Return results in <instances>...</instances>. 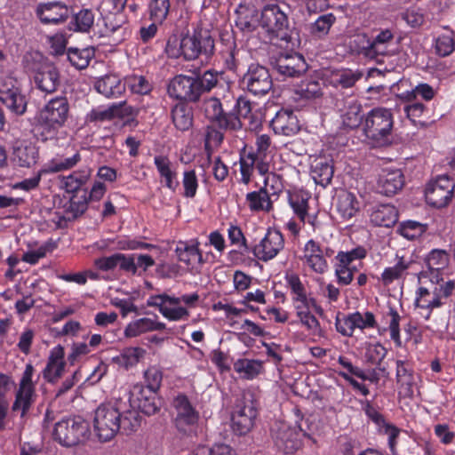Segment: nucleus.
Masks as SVG:
<instances>
[{"instance_id":"f257e3e1","label":"nucleus","mask_w":455,"mask_h":455,"mask_svg":"<svg viewBox=\"0 0 455 455\" xmlns=\"http://www.w3.org/2000/svg\"><path fill=\"white\" fill-rule=\"evenodd\" d=\"M140 426L139 412L129 408L126 402L120 399L101 403L93 413V432L101 443L111 441L119 432L132 434Z\"/></svg>"},{"instance_id":"f03ea898","label":"nucleus","mask_w":455,"mask_h":455,"mask_svg":"<svg viewBox=\"0 0 455 455\" xmlns=\"http://www.w3.org/2000/svg\"><path fill=\"white\" fill-rule=\"evenodd\" d=\"M69 105L67 98L55 97L45 103L37 114L39 129L37 135L43 142L58 143L66 140V132L60 129L68 117Z\"/></svg>"},{"instance_id":"7ed1b4c3","label":"nucleus","mask_w":455,"mask_h":455,"mask_svg":"<svg viewBox=\"0 0 455 455\" xmlns=\"http://www.w3.org/2000/svg\"><path fill=\"white\" fill-rule=\"evenodd\" d=\"M430 287L420 286L416 292L415 305L420 315L428 320L433 309L442 307L455 289V282L430 283Z\"/></svg>"},{"instance_id":"20e7f679","label":"nucleus","mask_w":455,"mask_h":455,"mask_svg":"<svg viewBox=\"0 0 455 455\" xmlns=\"http://www.w3.org/2000/svg\"><path fill=\"white\" fill-rule=\"evenodd\" d=\"M394 126V118L390 109L375 108L364 119L363 131L366 137L378 145L389 141Z\"/></svg>"},{"instance_id":"39448f33","label":"nucleus","mask_w":455,"mask_h":455,"mask_svg":"<svg viewBox=\"0 0 455 455\" xmlns=\"http://www.w3.org/2000/svg\"><path fill=\"white\" fill-rule=\"evenodd\" d=\"M90 435L88 422L81 417L63 419L54 426V440L63 446H74L84 442Z\"/></svg>"},{"instance_id":"423d86ee","label":"nucleus","mask_w":455,"mask_h":455,"mask_svg":"<svg viewBox=\"0 0 455 455\" xmlns=\"http://www.w3.org/2000/svg\"><path fill=\"white\" fill-rule=\"evenodd\" d=\"M34 375V366L31 363L26 364L15 393V399L12 410L13 411H20L22 418L28 413L37 397L36 389V380L33 379Z\"/></svg>"},{"instance_id":"0eeeda50","label":"nucleus","mask_w":455,"mask_h":455,"mask_svg":"<svg viewBox=\"0 0 455 455\" xmlns=\"http://www.w3.org/2000/svg\"><path fill=\"white\" fill-rule=\"evenodd\" d=\"M450 262L449 254L444 250L434 249L425 257V267L419 275L422 284L443 282Z\"/></svg>"},{"instance_id":"6e6552de","label":"nucleus","mask_w":455,"mask_h":455,"mask_svg":"<svg viewBox=\"0 0 455 455\" xmlns=\"http://www.w3.org/2000/svg\"><path fill=\"white\" fill-rule=\"evenodd\" d=\"M175 411L174 424L177 430L184 435L196 433L199 420V413L192 406L188 398L184 395H178L172 402Z\"/></svg>"},{"instance_id":"1a4fd4ad","label":"nucleus","mask_w":455,"mask_h":455,"mask_svg":"<svg viewBox=\"0 0 455 455\" xmlns=\"http://www.w3.org/2000/svg\"><path fill=\"white\" fill-rule=\"evenodd\" d=\"M214 41L207 31H195L191 35H186L180 40V54L186 60L196 59L200 54L206 56L213 52Z\"/></svg>"},{"instance_id":"9d476101","label":"nucleus","mask_w":455,"mask_h":455,"mask_svg":"<svg viewBox=\"0 0 455 455\" xmlns=\"http://www.w3.org/2000/svg\"><path fill=\"white\" fill-rule=\"evenodd\" d=\"M366 250L358 246L348 251H339L336 255V263L334 265L335 275L340 285H348L354 278V274L357 271V266L355 261L365 258Z\"/></svg>"},{"instance_id":"9b49d317","label":"nucleus","mask_w":455,"mask_h":455,"mask_svg":"<svg viewBox=\"0 0 455 455\" xmlns=\"http://www.w3.org/2000/svg\"><path fill=\"white\" fill-rule=\"evenodd\" d=\"M257 416L252 400L243 395L236 398L231 414V427L237 435H245L252 427Z\"/></svg>"},{"instance_id":"f8f14e48","label":"nucleus","mask_w":455,"mask_h":455,"mask_svg":"<svg viewBox=\"0 0 455 455\" xmlns=\"http://www.w3.org/2000/svg\"><path fill=\"white\" fill-rule=\"evenodd\" d=\"M50 143L57 145L59 150L53 157L42 166V172H44L46 175L68 171L81 161L80 151L74 146L68 144L67 147L60 148L64 146V143H61V145H60V141L58 143Z\"/></svg>"},{"instance_id":"ddd939ff","label":"nucleus","mask_w":455,"mask_h":455,"mask_svg":"<svg viewBox=\"0 0 455 455\" xmlns=\"http://www.w3.org/2000/svg\"><path fill=\"white\" fill-rule=\"evenodd\" d=\"M454 184L447 175H440L432 180L425 191L428 204L442 208L446 206L453 196Z\"/></svg>"},{"instance_id":"4468645a","label":"nucleus","mask_w":455,"mask_h":455,"mask_svg":"<svg viewBox=\"0 0 455 455\" xmlns=\"http://www.w3.org/2000/svg\"><path fill=\"white\" fill-rule=\"evenodd\" d=\"M242 85L257 96L267 94L273 83L268 70L259 64H251L242 79Z\"/></svg>"},{"instance_id":"2eb2a0df","label":"nucleus","mask_w":455,"mask_h":455,"mask_svg":"<svg viewBox=\"0 0 455 455\" xmlns=\"http://www.w3.org/2000/svg\"><path fill=\"white\" fill-rule=\"evenodd\" d=\"M259 27L269 36H278L288 27V18L278 4H267L260 13Z\"/></svg>"},{"instance_id":"dca6fc26","label":"nucleus","mask_w":455,"mask_h":455,"mask_svg":"<svg viewBox=\"0 0 455 455\" xmlns=\"http://www.w3.org/2000/svg\"><path fill=\"white\" fill-rule=\"evenodd\" d=\"M167 92L171 98L184 101H196L201 96L196 77L184 75L173 77L168 84Z\"/></svg>"},{"instance_id":"f3484780","label":"nucleus","mask_w":455,"mask_h":455,"mask_svg":"<svg viewBox=\"0 0 455 455\" xmlns=\"http://www.w3.org/2000/svg\"><path fill=\"white\" fill-rule=\"evenodd\" d=\"M284 248V238L276 229H268L264 237L254 245L253 255L261 261L267 262L275 259Z\"/></svg>"},{"instance_id":"a211bd4d","label":"nucleus","mask_w":455,"mask_h":455,"mask_svg":"<svg viewBox=\"0 0 455 455\" xmlns=\"http://www.w3.org/2000/svg\"><path fill=\"white\" fill-rule=\"evenodd\" d=\"M149 305L157 307L161 315L169 321H184L190 315L189 310L181 305L176 296L160 294L152 297Z\"/></svg>"},{"instance_id":"6ab92c4d","label":"nucleus","mask_w":455,"mask_h":455,"mask_svg":"<svg viewBox=\"0 0 455 455\" xmlns=\"http://www.w3.org/2000/svg\"><path fill=\"white\" fill-rule=\"evenodd\" d=\"M416 264L413 252L404 250L397 251L392 267H386L381 274V281L385 285L406 276Z\"/></svg>"},{"instance_id":"aec40b11","label":"nucleus","mask_w":455,"mask_h":455,"mask_svg":"<svg viewBox=\"0 0 455 455\" xmlns=\"http://www.w3.org/2000/svg\"><path fill=\"white\" fill-rule=\"evenodd\" d=\"M300 259L303 265L316 274H323L328 270L327 251L313 239L304 245Z\"/></svg>"},{"instance_id":"412c9836","label":"nucleus","mask_w":455,"mask_h":455,"mask_svg":"<svg viewBox=\"0 0 455 455\" xmlns=\"http://www.w3.org/2000/svg\"><path fill=\"white\" fill-rule=\"evenodd\" d=\"M203 110L205 116L215 123L220 128L235 130L240 127L239 119L231 114L223 111L220 100L217 98H210L204 101Z\"/></svg>"},{"instance_id":"4be33fe9","label":"nucleus","mask_w":455,"mask_h":455,"mask_svg":"<svg viewBox=\"0 0 455 455\" xmlns=\"http://www.w3.org/2000/svg\"><path fill=\"white\" fill-rule=\"evenodd\" d=\"M363 410L367 417L376 425L379 434L387 436V443L392 454L396 453L397 438L401 430L394 424L387 421L371 403L366 402Z\"/></svg>"},{"instance_id":"5701e85b","label":"nucleus","mask_w":455,"mask_h":455,"mask_svg":"<svg viewBox=\"0 0 455 455\" xmlns=\"http://www.w3.org/2000/svg\"><path fill=\"white\" fill-rule=\"evenodd\" d=\"M301 431L291 427L285 423H280L274 430L273 438L276 448L283 453L289 454L301 446Z\"/></svg>"},{"instance_id":"b1692460","label":"nucleus","mask_w":455,"mask_h":455,"mask_svg":"<svg viewBox=\"0 0 455 455\" xmlns=\"http://www.w3.org/2000/svg\"><path fill=\"white\" fill-rule=\"evenodd\" d=\"M34 82L36 87L46 93L54 92L60 84V74L51 62L44 61L34 69Z\"/></svg>"},{"instance_id":"393cba45","label":"nucleus","mask_w":455,"mask_h":455,"mask_svg":"<svg viewBox=\"0 0 455 455\" xmlns=\"http://www.w3.org/2000/svg\"><path fill=\"white\" fill-rule=\"evenodd\" d=\"M65 351L61 345L53 347L47 358V363L42 374L44 379L51 384H55L65 373Z\"/></svg>"},{"instance_id":"a878e982","label":"nucleus","mask_w":455,"mask_h":455,"mask_svg":"<svg viewBox=\"0 0 455 455\" xmlns=\"http://www.w3.org/2000/svg\"><path fill=\"white\" fill-rule=\"evenodd\" d=\"M299 324L313 335L322 336L320 322L312 312L315 306L314 299L292 305Z\"/></svg>"},{"instance_id":"bb28decb","label":"nucleus","mask_w":455,"mask_h":455,"mask_svg":"<svg viewBox=\"0 0 455 455\" xmlns=\"http://www.w3.org/2000/svg\"><path fill=\"white\" fill-rule=\"evenodd\" d=\"M12 82L10 79V86L8 84L0 86V101L12 113L22 115L26 110L27 101L19 87L15 86Z\"/></svg>"},{"instance_id":"cd10ccee","label":"nucleus","mask_w":455,"mask_h":455,"mask_svg":"<svg viewBox=\"0 0 455 455\" xmlns=\"http://www.w3.org/2000/svg\"><path fill=\"white\" fill-rule=\"evenodd\" d=\"M404 184L403 175L399 169H383L379 174L377 189L385 196H393L402 189Z\"/></svg>"},{"instance_id":"c85d7f7f","label":"nucleus","mask_w":455,"mask_h":455,"mask_svg":"<svg viewBox=\"0 0 455 455\" xmlns=\"http://www.w3.org/2000/svg\"><path fill=\"white\" fill-rule=\"evenodd\" d=\"M271 127L275 133L284 136H292L299 130L297 116L288 109H282L275 114L271 120Z\"/></svg>"},{"instance_id":"c756f323","label":"nucleus","mask_w":455,"mask_h":455,"mask_svg":"<svg viewBox=\"0 0 455 455\" xmlns=\"http://www.w3.org/2000/svg\"><path fill=\"white\" fill-rule=\"evenodd\" d=\"M235 24L243 32H252L259 27L260 17H259L256 7L251 3H243L235 10Z\"/></svg>"},{"instance_id":"7c9ffc66","label":"nucleus","mask_w":455,"mask_h":455,"mask_svg":"<svg viewBox=\"0 0 455 455\" xmlns=\"http://www.w3.org/2000/svg\"><path fill=\"white\" fill-rule=\"evenodd\" d=\"M36 12L40 20L45 24H58L65 20L69 12L68 6L60 2L40 4Z\"/></svg>"},{"instance_id":"2f4dec72","label":"nucleus","mask_w":455,"mask_h":455,"mask_svg":"<svg viewBox=\"0 0 455 455\" xmlns=\"http://www.w3.org/2000/svg\"><path fill=\"white\" fill-rule=\"evenodd\" d=\"M309 199V194L303 190L293 191L289 194V204L300 221L315 227L316 216L307 212Z\"/></svg>"},{"instance_id":"473e14b6","label":"nucleus","mask_w":455,"mask_h":455,"mask_svg":"<svg viewBox=\"0 0 455 455\" xmlns=\"http://www.w3.org/2000/svg\"><path fill=\"white\" fill-rule=\"evenodd\" d=\"M175 252L180 261L187 266L195 267L203 262V256L199 250V242L192 239L186 242H179Z\"/></svg>"},{"instance_id":"72a5a7b5","label":"nucleus","mask_w":455,"mask_h":455,"mask_svg":"<svg viewBox=\"0 0 455 455\" xmlns=\"http://www.w3.org/2000/svg\"><path fill=\"white\" fill-rule=\"evenodd\" d=\"M335 206L342 219L350 220L358 212L360 202L354 193L341 189L336 194Z\"/></svg>"},{"instance_id":"f704fd0d","label":"nucleus","mask_w":455,"mask_h":455,"mask_svg":"<svg viewBox=\"0 0 455 455\" xmlns=\"http://www.w3.org/2000/svg\"><path fill=\"white\" fill-rule=\"evenodd\" d=\"M276 70L284 76H297L307 69V65L300 54L282 56L277 60Z\"/></svg>"},{"instance_id":"c9c22d12","label":"nucleus","mask_w":455,"mask_h":455,"mask_svg":"<svg viewBox=\"0 0 455 455\" xmlns=\"http://www.w3.org/2000/svg\"><path fill=\"white\" fill-rule=\"evenodd\" d=\"M272 145L270 137L267 134L256 136L255 151H251L252 156L258 159V172L264 174L267 172L270 163Z\"/></svg>"},{"instance_id":"e433bc0d","label":"nucleus","mask_w":455,"mask_h":455,"mask_svg":"<svg viewBox=\"0 0 455 455\" xmlns=\"http://www.w3.org/2000/svg\"><path fill=\"white\" fill-rule=\"evenodd\" d=\"M165 328L166 324L156 318L142 317L129 323L125 327L124 335L127 338H135L146 332L162 331Z\"/></svg>"},{"instance_id":"4c0bfd02","label":"nucleus","mask_w":455,"mask_h":455,"mask_svg":"<svg viewBox=\"0 0 455 455\" xmlns=\"http://www.w3.org/2000/svg\"><path fill=\"white\" fill-rule=\"evenodd\" d=\"M154 164L160 177L164 180L165 187L175 191L179 185L175 164L167 156L163 155L156 156L154 157Z\"/></svg>"},{"instance_id":"58836bf2","label":"nucleus","mask_w":455,"mask_h":455,"mask_svg":"<svg viewBox=\"0 0 455 455\" xmlns=\"http://www.w3.org/2000/svg\"><path fill=\"white\" fill-rule=\"evenodd\" d=\"M94 87L98 92L107 98H116L125 91V84L116 75H107L99 78Z\"/></svg>"},{"instance_id":"ea45409f","label":"nucleus","mask_w":455,"mask_h":455,"mask_svg":"<svg viewBox=\"0 0 455 455\" xmlns=\"http://www.w3.org/2000/svg\"><path fill=\"white\" fill-rule=\"evenodd\" d=\"M39 158L37 148L32 143H20L13 148L12 160L21 167L34 165Z\"/></svg>"},{"instance_id":"a19ab883","label":"nucleus","mask_w":455,"mask_h":455,"mask_svg":"<svg viewBox=\"0 0 455 455\" xmlns=\"http://www.w3.org/2000/svg\"><path fill=\"white\" fill-rule=\"evenodd\" d=\"M311 176L316 184L327 186L333 176L331 160L322 156L315 158L311 164Z\"/></svg>"},{"instance_id":"79ce46f5","label":"nucleus","mask_w":455,"mask_h":455,"mask_svg":"<svg viewBox=\"0 0 455 455\" xmlns=\"http://www.w3.org/2000/svg\"><path fill=\"white\" fill-rule=\"evenodd\" d=\"M397 210L391 204L377 205L370 215L371 222L380 227H391L397 221Z\"/></svg>"},{"instance_id":"37998d69","label":"nucleus","mask_w":455,"mask_h":455,"mask_svg":"<svg viewBox=\"0 0 455 455\" xmlns=\"http://www.w3.org/2000/svg\"><path fill=\"white\" fill-rule=\"evenodd\" d=\"M235 371L244 379H253L263 371V363L259 360L241 358L234 363Z\"/></svg>"},{"instance_id":"c03bdc74","label":"nucleus","mask_w":455,"mask_h":455,"mask_svg":"<svg viewBox=\"0 0 455 455\" xmlns=\"http://www.w3.org/2000/svg\"><path fill=\"white\" fill-rule=\"evenodd\" d=\"M284 280L291 296L292 305L312 299L307 296V289L297 274L287 273Z\"/></svg>"},{"instance_id":"a18cd8bd","label":"nucleus","mask_w":455,"mask_h":455,"mask_svg":"<svg viewBox=\"0 0 455 455\" xmlns=\"http://www.w3.org/2000/svg\"><path fill=\"white\" fill-rule=\"evenodd\" d=\"M396 382L404 395L412 394V385L414 383L413 371L403 360L396 361Z\"/></svg>"},{"instance_id":"49530a36","label":"nucleus","mask_w":455,"mask_h":455,"mask_svg":"<svg viewBox=\"0 0 455 455\" xmlns=\"http://www.w3.org/2000/svg\"><path fill=\"white\" fill-rule=\"evenodd\" d=\"M245 201L251 212H269L272 209V203L269 194L266 192V188L248 193Z\"/></svg>"},{"instance_id":"de8ad7c7","label":"nucleus","mask_w":455,"mask_h":455,"mask_svg":"<svg viewBox=\"0 0 455 455\" xmlns=\"http://www.w3.org/2000/svg\"><path fill=\"white\" fill-rule=\"evenodd\" d=\"M172 122L180 131H188L193 124V111L188 105L179 103L172 111Z\"/></svg>"},{"instance_id":"09e8293b","label":"nucleus","mask_w":455,"mask_h":455,"mask_svg":"<svg viewBox=\"0 0 455 455\" xmlns=\"http://www.w3.org/2000/svg\"><path fill=\"white\" fill-rule=\"evenodd\" d=\"M295 93L301 99L315 100L323 96V83L315 79H305L295 88Z\"/></svg>"},{"instance_id":"8fccbe9b","label":"nucleus","mask_w":455,"mask_h":455,"mask_svg":"<svg viewBox=\"0 0 455 455\" xmlns=\"http://www.w3.org/2000/svg\"><path fill=\"white\" fill-rule=\"evenodd\" d=\"M136 400L138 409L147 415L155 414L159 410L156 392L140 387V394L136 395Z\"/></svg>"},{"instance_id":"3c124183","label":"nucleus","mask_w":455,"mask_h":455,"mask_svg":"<svg viewBox=\"0 0 455 455\" xmlns=\"http://www.w3.org/2000/svg\"><path fill=\"white\" fill-rule=\"evenodd\" d=\"M90 175L91 172L87 168L73 172L63 178L62 187L68 193H75L87 182Z\"/></svg>"},{"instance_id":"603ef678","label":"nucleus","mask_w":455,"mask_h":455,"mask_svg":"<svg viewBox=\"0 0 455 455\" xmlns=\"http://www.w3.org/2000/svg\"><path fill=\"white\" fill-rule=\"evenodd\" d=\"M427 229L426 224L415 220H405L399 224L397 233L407 240L419 238Z\"/></svg>"},{"instance_id":"864d4df0","label":"nucleus","mask_w":455,"mask_h":455,"mask_svg":"<svg viewBox=\"0 0 455 455\" xmlns=\"http://www.w3.org/2000/svg\"><path fill=\"white\" fill-rule=\"evenodd\" d=\"M436 94V90L430 86L428 84H419L414 89L406 91L398 95L399 99L403 101H413L418 96L423 100L429 101Z\"/></svg>"},{"instance_id":"5fc2aeb1","label":"nucleus","mask_w":455,"mask_h":455,"mask_svg":"<svg viewBox=\"0 0 455 455\" xmlns=\"http://www.w3.org/2000/svg\"><path fill=\"white\" fill-rule=\"evenodd\" d=\"M93 56V51L90 48H69L68 60L77 69L85 68Z\"/></svg>"},{"instance_id":"6e6d98bb","label":"nucleus","mask_w":455,"mask_h":455,"mask_svg":"<svg viewBox=\"0 0 455 455\" xmlns=\"http://www.w3.org/2000/svg\"><path fill=\"white\" fill-rule=\"evenodd\" d=\"M384 318L386 319V323L387 324V330L389 331L390 339L397 347H401L402 339L400 334V315L394 307H390Z\"/></svg>"},{"instance_id":"4d7b16f0","label":"nucleus","mask_w":455,"mask_h":455,"mask_svg":"<svg viewBox=\"0 0 455 455\" xmlns=\"http://www.w3.org/2000/svg\"><path fill=\"white\" fill-rule=\"evenodd\" d=\"M362 119L361 105L355 100L349 102L342 115L343 124L350 129H354L361 124Z\"/></svg>"},{"instance_id":"13d9d810","label":"nucleus","mask_w":455,"mask_h":455,"mask_svg":"<svg viewBox=\"0 0 455 455\" xmlns=\"http://www.w3.org/2000/svg\"><path fill=\"white\" fill-rule=\"evenodd\" d=\"M394 34L390 29H384L379 32L369 45V50L376 54L384 55L387 53V46L393 42Z\"/></svg>"},{"instance_id":"bf43d9fd","label":"nucleus","mask_w":455,"mask_h":455,"mask_svg":"<svg viewBox=\"0 0 455 455\" xmlns=\"http://www.w3.org/2000/svg\"><path fill=\"white\" fill-rule=\"evenodd\" d=\"M241 182L247 185L251 179L252 173L258 171V159L252 156V153L243 154L240 156Z\"/></svg>"},{"instance_id":"052dcab7","label":"nucleus","mask_w":455,"mask_h":455,"mask_svg":"<svg viewBox=\"0 0 455 455\" xmlns=\"http://www.w3.org/2000/svg\"><path fill=\"white\" fill-rule=\"evenodd\" d=\"M350 323L354 329H373L377 327V321L373 313L370 311H356L350 314Z\"/></svg>"},{"instance_id":"680f3d73","label":"nucleus","mask_w":455,"mask_h":455,"mask_svg":"<svg viewBox=\"0 0 455 455\" xmlns=\"http://www.w3.org/2000/svg\"><path fill=\"white\" fill-rule=\"evenodd\" d=\"M119 108L116 104H112L109 107H98L92 109L86 115L87 122H103L112 119L117 115Z\"/></svg>"},{"instance_id":"e2e57ef3","label":"nucleus","mask_w":455,"mask_h":455,"mask_svg":"<svg viewBox=\"0 0 455 455\" xmlns=\"http://www.w3.org/2000/svg\"><path fill=\"white\" fill-rule=\"evenodd\" d=\"M359 78L360 75L350 69L337 70L331 74V83L334 86L349 88L352 87Z\"/></svg>"},{"instance_id":"0e129e2a","label":"nucleus","mask_w":455,"mask_h":455,"mask_svg":"<svg viewBox=\"0 0 455 455\" xmlns=\"http://www.w3.org/2000/svg\"><path fill=\"white\" fill-rule=\"evenodd\" d=\"M170 6V0H151L148 4L150 19L162 23L169 13Z\"/></svg>"},{"instance_id":"69168bd1","label":"nucleus","mask_w":455,"mask_h":455,"mask_svg":"<svg viewBox=\"0 0 455 455\" xmlns=\"http://www.w3.org/2000/svg\"><path fill=\"white\" fill-rule=\"evenodd\" d=\"M94 23V14L91 10L84 9L76 13L72 25L76 31L88 32Z\"/></svg>"},{"instance_id":"338daca9","label":"nucleus","mask_w":455,"mask_h":455,"mask_svg":"<svg viewBox=\"0 0 455 455\" xmlns=\"http://www.w3.org/2000/svg\"><path fill=\"white\" fill-rule=\"evenodd\" d=\"M336 20L332 13L321 15L311 24V33L318 37L326 36Z\"/></svg>"},{"instance_id":"774afa93","label":"nucleus","mask_w":455,"mask_h":455,"mask_svg":"<svg viewBox=\"0 0 455 455\" xmlns=\"http://www.w3.org/2000/svg\"><path fill=\"white\" fill-rule=\"evenodd\" d=\"M124 84L132 93L147 94L151 91V84L142 76L132 75L125 78Z\"/></svg>"}]
</instances>
